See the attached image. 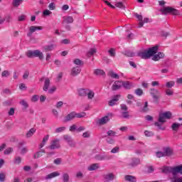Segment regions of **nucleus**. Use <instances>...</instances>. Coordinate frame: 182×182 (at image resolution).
<instances>
[{"mask_svg":"<svg viewBox=\"0 0 182 182\" xmlns=\"http://www.w3.org/2000/svg\"><path fill=\"white\" fill-rule=\"evenodd\" d=\"M143 112H149V102H146L142 109Z\"/></svg>","mask_w":182,"mask_h":182,"instance_id":"nucleus-56","label":"nucleus"},{"mask_svg":"<svg viewBox=\"0 0 182 182\" xmlns=\"http://www.w3.org/2000/svg\"><path fill=\"white\" fill-rule=\"evenodd\" d=\"M22 2H23V0H14L12 3L13 6H14L15 8H18V6H19V5L22 4Z\"/></svg>","mask_w":182,"mask_h":182,"instance_id":"nucleus-35","label":"nucleus"},{"mask_svg":"<svg viewBox=\"0 0 182 182\" xmlns=\"http://www.w3.org/2000/svg\"><path fill=\"white\" fill-rule=\"evenodd\" d=\"M122 87L127 90H130L133 87V83L130 81H122Z\"/></svg>","mask_w":182,"mask_h":182,"instance_id":"nucleus-16","label":"nucleus"},{"mask_svg":"<svg viewBox=\"0 0 182 182\" xmlns=\"http://www.w3.org/2000/svg\"><path fill=\"white\" fill-rule=\"evenodd\" d=\"M45 153V150L43 149L41 151H38L37 153H36L33 156L34 159H39V157H42V154Z\"/></svg>","mask_w":182,"mask_h":182,"instance_id":"nucleus-39","label":"nucleus"},{"mask_svg":"<svg viewBox=\"0 0 182 182\" xmlns=\"http://www.w3.org/2000/svg\"><path fill=\"white\" fill-rule=\"evenodd\" d=\"M180 126H181V124H178V123H173L171 125V129L173 132H178V128L180 127Z\"/></svg>","mask_w":182,"mask_h":182,"instance_id":"nucleus-34","label":"nucleus"},{"mask_svg":"<svg viewBox=\"0 0 182 182\" xmlns=\"http://www.w3.org/2000/svg\"><path fill=\"white\" fill-rule=\"evenodd\" d=\"M52 113H53V116H55V117L56 119H58V117H59V112H58V109H52Z\"/></svg>","mask_w":182,"mask_h":182,"instance_id":"nucleus-50","label":"nucleus"},{"mask_svg":"<svg viewBox=\"0 0 182 182\" xmlns=\"http://www.w3.org/2000/svg\"><path fill=\"white\" fill-rule=\"evenodd\" d=\"M119 97H120V95H119L114 96V97L109 102V106H114L116 102H119Z\"/></svg>","mask_w":182,"mask_h":182,"instance_id":"nucleus-18","label":"nucleus"},{"mask_svg":"<svg viewBox=\"0 0 182 182\" xmlns=\"http://www.w3.org/2000/svg\"><path fill=\"white\" fill-rule=\"evenodd\" d=\"M58 176H60V173L58 171L53 172L46 176V180H50V178H55V177H58Z\"/></svg>","mask_w":182,"mask_h":182,"instance_id":"nucleus-20","label":"nucleus"},{"mask_svg":"<svg viewBox=\"0 0 182 182\" xmlns=\"http://www.w3.org/2000/svg\"><path fill=\"white\" fill-rule=\"evenodd\" d=\"M28 151V147H23L21 150V154H26Z\"/></svg>","mask_w":182,"mask_h":182,"instance_id":"nucleus-62","label":"nucleus"},{"mask_svg":"<svg viewBox=\"0 0 182 182\" xmlns=\"http://www.w3.org/2000/svg\"><path fill=\"white\" fill-rule=\"evenodd\" d=\"M26 56H27V58H29L30 59H31L32 58H38L40 60H43L44 58L43 53H42L39 50H29L27 52H26Z\"/></svg>","mask_w":182,"mask_h":182,"instance_id":"nucleus-2","label":"nucleus"},{"mask_svg":"<svg viewBox=\"0 0 182 182\" xmlns=\"http://www.w3.org/2000/svg\"><path fill=\"white\" fill-rule=\"evenodd\" d=\"M144 134L146 136V137H153V136H154V132H151V131H144Z\"/></svg>","mask_w":182,"mask_h":182,"instance_id":"nucleus-41","label":"nucleus"},{"mask_svg":"<svg viewBox=\"0 0 182 182\" xmlns=\"http://www.w3.org/2000/svg\"><path fill=\"white\" fill-rule=\"evenodd\" d=\"M165 93L167 96H173L174 95V92L168 88L165 91Z\"/></svg>","mask_w":182,"mask_h":182,"instance_id":"nucleus-48","label":"nucleus"},{"mask_svg":"<svg viewBox=\"0 0 182 182\" xmlns=\"http://www.w3.org/2000/svg\"><path fill=\"white\" fill-rule=\"evenodd\" d=\"M108 53L109 54V56H112V58H114V56H116V52L113 48L109 49L108 50Z\"/></svg>","mask_w":182,"mask_h":182,"instance_id":"nucleus-46","label":"nucleus"},{"mask_svg":"<svg viewBox=\"0 0 182 182\" xmlns=\"http://www.w3.org/2000/svg\"><path fill=\"white\" fill-rule=\"evenodd\" d=\"M63 23H73V17L70 16H64L63 17Z\"/></svg>","mask_w":182,"mask_h":182,"instance_id":"nucleus-17","label":"nucleus"},{"mask_svg":"<svg viewBox=\"0 0 182 182\" xmlns=\"http://www.w3.org/2000/svg\"><path fill=\"white\" fill-rule=\"evenodd\" d=\"M80 72H82V70L80 69V68L79 66L77 67H74L71 69L70 71V75L71 76H77V75H79V73H80Z\"/></svg>","mask_w":182,"mask_h":182,"instance_id":"nucleus-14","label":"nucleus"},{"mask_svg":"<svg viewBox=\"0 0 182 182\" xmlns=\"http://www.w3.org/2000/svg\"><path fill=\"white\" fill-rule=\"evenodd\" d=\"M20 105L24 107V109H28L29 107V105L25 100H21L20 101Z\"/></svg>","mask_w":182,"mask_h":182,"instance_id":"nucleus-37","label":"nucleus"},{"mask_svg":"<svg viewBox=\"0 0 182 182\" xmlns=\"http://www.w3.org/2000/svg\"><path fill=\"white\" fill-rule=\"evenodd\" d=\"M43 28L42 26H31L28 28V31H31L33 33L36 32V31H42Z\"/></svg>","mask_w":182,"mask_h":182,"instance_id":"nucleus-22","label":"nucleus"},{"mask_svg":"<svg viewBox=\"0 0 182 182\" xmlns=\"http://www.w3.org/2000/svg\"><path fill=\"white\" fill-rule=\"evenodd\" d=\"M82 137L84 139H88V137H90V132L87 131L82 134Z\"/></svg>","mask_w":182,"mask_h":182,"instance_id":"nucleus-51","label":"nucleus"},{"mask_svg":"<svg viewBox=\"0 0 182 182\" xmlns=\"http://www.w3.org/2000/svg\"><path fill=\"white\" fill-rule=\"evenodd\" d=\"M164 156H166V155H164V152L163 151L156 152V157H158L159 159H160V157H164Z\"/></svg>","mask_w":182,"mask_h":182,"instance_id":"nucleus-58","label":"nucleus"},{"mask_svg":"<svg viewBox=\"0 0 182 182\" xmlns=\"http://www.w3.org/2000/svg\"><path fill=\"white\" fill-rule=\"evenodd\" d=\"M63 182H68L69 181V173H64L63 174Z\"/></svg>","mask_w":182,"mask_h":182,"instance_id":"nucleus-42","label":"nucleus"},{"mask_svg":"<svg viewBox=\"0 0 182 182\" xmlns=\"http://www.w3.org/2000/svg\"><path fill=\"white\" fill-rule=\"evenodd\" d=\"M150 95L152 96L154 102H157L159 100V90L156 88H150L149 90Z\"/></svg>","mask_w":182,"mask_h":182,"instance_id":"nucleus-8","label":"nucleus"},{"mask_svg":"<svg viewBox=\"0 0 182 182\" xmlns=\"http://www.w3.org/2000/svg\"><path fill=\"white\" fill-rule=\"evenodd\" d=\"M36 132V129L35 128H31L26 134L27 139H29V137H32Z\"/></svg>","mask_w":182,"mask_h":182,"instance_id":"nucleus-29","label":"nucleus"},{"mask_svg":"<svg viewBox=\"0 0 182 182\" xmlns=\"http://www.w3.org/2000/svg\"><path fill=\"white\" fill-rule=\"evenodd\" d=\"M165 122H156L154 123V125L158 127L159 130H166V127H163V124H164Z\"/></svg>","mask_w":182,"mask_h":182,"instance_id":"nucleus-27","label":"nucleus"},{"mask_svg":"<svg viewBox=\"0 0 182 182\" xmlns=\"http://www.w3.org/2000/svg\"><path fill=\"white\" fill-rule=\"evenodd\" d=\"M135 16L138 21H139V28H143V16L136 14Z\"/></svg>","mask_w":182,"mask_h":182,"instance_id":"nucleus-28","label":"nucleus"},{"mask_svg":"<svg viewBox=\"0 0 182 182\" xmlns=\"http://www.w3.org/2000/svg\"><path fill=\"white\" fill-rule=\"evenodd\" d=\"M107 142L109 144H114V139L113 138L108 137V138H107Z\"/></svg>","mask_w":182,"mask_h":182,"instance_id":"nucleus-55","label":"nucleus"},{"mask_svg":"<svg viewBox=\"0 0 182 182\" xmlns=\"http://www.w3.org/2000/svg\"><path fill=\"white\" fill-rule=\"evenodd\" d=\"M95 159L99 161H103V160H110L112 159V156L109 154H105V155L98 154L95 156Z\"/></svg>","mask_w":182,"mask_h":182,"instance_id":"nucleus-10","label":"nucleus"},{"mask_svg":"<svg viewBox=\"0 0 182 182\" xmlns=\"http://www.w3.org/2000/svg\"><path fill=\"white\" fill-rule=\"evenodd\" d=\"M172 154H173V151H171V149H170V148H165L164 149V154L165 156H171Z\"/></svg>","mask_w":182,"mask_h":182,"instance_id":"nucleus-33","label":"nucleus"},{"mask_svg":"<svg viewBox=\"0 0 182 182\" xmlns=\"http://www.w3.org/2000/svg\"><path fill=\"white\" fill-rule=\"evenodd\" d=\"M159 50V46H155L148 50L139 51L137 53V56L141 59H150L153 55H156Z\"/></svg>","mask_w":182,"mask_h":182,"instance_id":"nucleus-1","label":"nucleus"},{"mask_svg":"<svg viewBox=\"0 0 182 182\" xmlns=\"http://www.w3.org/2000/svg\"><path fill=\"white\" fill-rule=\"evenodd\" d=\"M86 96L87 97L88 100H92V99L95 97V92L90 89H88Z\"/></svg>","mask_w":182,"mask_h":182,"instance_id":"nucleus-26","label":"nucleus"},{"mask_svg":"<svg viewBox=\"0 0 182 182\" xmlns=\"http://www.w3.org/2000/svg\"><path fill=\"white\" fill-rule=\"evenodd\" d=\"M63 139H64L65 141L68 143L70 147H75V146H76L75 141H73V139H72V136H70V135L68 134L63 135Z\"/></svg>","mask_w":182,"mask_h":182,"instance_id":"nucleus-7","label":"nucleus"},{"mask_svg":"<svg viewBox=\"0 0 182 182\" xmlns=\"http://www.w3.org/2000/svg\"><path fill=\"white\" fill-rule=\"evenodd\" d=\"M112 117H113V114L109 113L107 114V116L98 119L97 123V124H100V125L106 124V123H107L110 120V119H112Z\"/></svg>","mask_w":182,"mask_h":182,"instance_id":"nucleus-5","label":"nucleus"},{"mask_svg":"<svg viewBox=\"0 0 182 182\" xmlns=\"http://www.w3.org/2000/svg\"><path fill=\"white\" fill-rule=\"evenodd\" d=\"M50 14H52V12L48 9L45 10L43 12V15L44 16H49V15H50Z\"/></svg>","mask_w":182,"mask_h":182,"instance_id":"nucleus-59","label":"nucleus"},{"mask_svg":"<svg viewBox=\"0 0 182 182\" xmlns=\"http://www.w3.org/2000/svg\"><path fill=\"white\" fill-rule=\"evenodd\" d=\"M73 63H74V65H77V66H80V65H82V63H83L79 58H75L73 60Z\"/></svg>","mask_w":182,"mask_h":182,"instance_id":"nucleus-45","label":"nucleus"},{"mask_svg":"<svg viewBox=\"0 0 182 182\" xmlns=\"http://www.w3.org/2000/svg\"><path fill=\"white\" fill-rule=\"evenodd\" d=\"M48 140H49V135H46L43 137L41 144L39 145V149H42L46 144Z\"/></svg>","mask_w":182,"mask_h":182,"instance_id":"nucleus-30","label":"nucleus"},{"mask_svg":"<svg viewBox=\"0 0 182 182\" xmlns=\"http://www.w3.org/2000/svg\"><path fill=\"white\" fill-rule=\"evenodd\" d=\"M120 151V148L119 146H115L111 150V153L116 154Z\"/></svg>","mask_w":182,"mask_h":182,"instance_id":"nucleus-52","label":"nucleus"},{"mask_svg":"<svg viewBox=\"0 0 182 182\" xmlns=\"http://www.w3.org/2000/svg\"><path fill=\"white\" fill-rule=\"evenodd\" d=\"M21 161H22L21 156H17L14 160V164H21Z\"/></svg>","mask_w":182,"mask_h":182,"instance_id":"nucleus-53","label":"nucleus"},{"mask_svg":"<svg viewBox=\"0 0 182 182\" xmlns=\"http://www.w3.org/2000/svg\"><path fill=\"white\" fill-rule=\"evenodd\" d=\"M124 178H125V181L137 182V178L134 176L127 175L125 176Z\"/></svg>","mask_w":182,"mask_h":182,"instance_id":"nucleus-19","label":"nucleus"},{"mask_svg":"<svg viewBox=\"0 0 182 182\" xmlns=\"http://www.w3.org/2000/svg\"><path fill=\"white\" fill-rule=\"evenodd\" d=\"M86 116V113L85 112H81V113H75V117H77V119H82L83 117H85Z\"/></svg>","mask_w":182,"mask_h":182,"instance_id":"nucleus-43","label":"nucleus"},{"mask_svg":"<svg viewBox=\"0 0 182 182\" xmlns=\"http://www.w3.org/2000/svg\"><path fill=\"white\" fill-rule=\"evenodd\" d=\"M172 182H182V177L176 178V176H174Z\"/></svg>","mask_w":182,"mask_h":182,"instance_id":"nucleus-64","label":"nucleus"},{"mask_svg":"<svg viewBox=\"0 0 182 182\" xmlns=\"http://www.w3.org/2000/svg\"><path fill=\"white\" fill-rule=\"evenodd\" d=\"M138 164H140V159H132V161L129 164V166H131V167H136Z\"/></svg>","mask_w":182,"mask_h":182,"instance_id":"nucleus-25","label":"nucleus"},{"mask_svg":"<svg viewBox=\"0 0 182 182\" xmlns=\"http://www.w3.org/2000/svg\"><path fill=\"white\" fill-rule=\"evenodd\" d=\"M77 127L76 124H73L72 126L70 127V132H75V130L77 131Z\"/></svg>","mask_w":182,"mask_h":182,"instance_id":"nucleus-63","label":"nucleus"},{"mask_svg":"<svg viewBox=\"0 0 182 182\" xmlns=\"http://www.w3.org/2000/svg\"><path fill=\"white\" fill-rule=\"evenodd\" d=\"M63 106V102L59 101L57 102L55 107H56V109H60V107Z\"/></svg>","mask_w":182,"mask_h":182,"instance_id":"nucleus-60","label":"nucleus"},{"mask_svg":"<svg viewBox=\"0 0 182 182\" xmlns=\"http://www.w3.org/2000/svg\"><path fill=\"white\" fill-rule=\"evenodd\" d=\"M166 119H171V112H166L159 114V122H166Z\"/></svg>","mask_w":182,"mask_h":182,"instance_id":"nucleus-6","label":"nucleus"},{"mask_svg":"<svg viewBox=\"0 0 182 182\" xmlns=\"http://www.w3.org/2000/svg\"><path fill=\"white\" fill-rule=\"evenodd\" d=\"M73 119H76V112H72L67 114V116L65 117L64 122H68L73 120Z\"/></svg>","mask_w":182,"mask_h":182,"instance_id":"nucleus-12","label":"nucleus"},{"mask_svg":"<svg viewBox=\"0 0 182 182\" xmlns=\"http://www.w3.org/2000/svg\"><path fill=\"white\" fill-rule=\"evenodd\" d=\"M38 100H39V95H33L32 97H31V102H38Z\"/></svg>","mask_w":182,"mask_h":182,"instance_id":"nucleus-57","label":"nucleus"},{"mask_svg":"<svg viewBox=\"0 0 182 182\" xmlns=\"http://www.w3.org/2000/svg\"><path fill=\"white\" fill-rule=\"evenodd\" d=\"M87 90H89V89L80 88V90H78V95L81 97H85L87 93Z\"/></svg>","mask_w":182,"mask_h":182,"instance_id":"nucleus-24","label":"nucleus"},{"mask_svg":"<svg viewBox=\"0 0 182 182\" xmlns=\"http://www.w3.org/2000/svg\"><path fill=\"white\" fill-rule=\"evenodd\" d=\"M95 53H96V48H91L88 51V56H92V55H95Z\"/></svg>","mask_w":182,"mask_h":182,"instance_id":"nucleus-54","label":"nucleus"},{"mask_svg":"<svg viewBox=\"0 0 182 182\" xmlns=\"http://www.w3.org/2000/svg\"><path fill=\"white\" fill-rule=\"evenodd\" d=\"M115 6H117V8H120L121 9H124V8H126L124 4H123V3H122V2L117 3L115 4Z\"/></svg>","mask_w":182,"mask_h":182,"instance_id":"nucleus-49","label":"nucleus"},{"mask_svg":"<svg viewBox=\"0 0 182 182\" xmlns=\"http://www.w3.org/2000/svg\"><path fill=\"white\" fill-rule=\"evenodd\" d=\"M95 75H97V76H104V75H106V73L100 69H96L94 71Z\"/></svg>","mask_w":182,"mask_h":182,"instance_id":"nucleus-32","label":"nucleus"},{"mask_svg":"<svg viewBox=\"0 0 182 182\" xmlns=\"http://www.w3.org/2000/svg\"><path fill=\"white\" fill-rule=\"evenodd\" d=\"M171 173L174 177L176 174H182V165L172 167Z\"/></svg>","mask_w":182,"mask_h":182,"instance_id":"nucleus-9","label":"nucleus"},{"mask_svg":"<svg viewBox=\"0 0 182 182\" xmlns=\"http://www.w3.org/2000/svg\"><path fill=\"white\" fill-rule=\"evenodd\" d=\"M135 95L137 96H141V95H143V90H141V88L135 90Z\"/></svg>","mask_w":182,"mask_h":182,"instance_id":"nucleus-47","label":"nucleus"},{"mask_svg":"<svg viewBox=\"0 0 182 182\" xmlns=\"http://www.w3.org/2000/svg\"><path fill=\"white\" fill-rule=\"evenodd\" d=\"M50 85V80L49 78H46L44 82L43 90L44 92H48L49 90V86Z\"/></svg>","mask_w":182,"mask_h":182,"instance_id":"nucleus-23","label":"nucleus"},{"mask_svg":"<svg viewBox=\"0 0 182 182\" xmlns=\"http://www.w3.org/2000/svg\"><path fill=\"white\" fill-rule=\"evenodd\" d=\"M12 151H14V149L10 147V148H8L7 149H6L4 151V154H11V153H12Z\"/></svg>","mask_w":182,"mask_h":182,"instance_id":"nucleus-61","label":"nucleus"},{"mask_svg":"<svg viewBox=\"0 0 182 182\" xmlns=\"http://www.w3.org/2000/svg\"><path fill=\"white\" fill-rule=\"evenodd\" d=\"M107 136H109V137H114L116 136V132L113 131V130H109L107 132Z\"/></svg>","mask_w":182,"mask_h":182,"instance_id":"nucleus-44","label":"nucleus"},{"mask_svg":"<svg viewBox=\"0 0 182 182\" xmlns=\"http://www.w3.org/2000/svg\"><path fill=\"white\" fill-rule=\"evenodd\" d=\"M108 75L112 77V79H119L120 76H119L116 73H114L113 70H110L108 73Z\"/></svg>","mask_w":182,"mask_h":182,"instance_id":"nucleus-31","label":"nucleus"},{"mask_svg":"<svg viewBox=\"0 0 182 182\" xmlns=\"http://www.w3.org/2000/svg\"><path fill=\"white\" fill-rule=\"evenodd\" d=\"M50 150H56L58 149H60V141L58 139H53L50 141V146H48Z\"/></svg>","mask_w":182,"mask_h":182,"instance_id":"nucleus-4","label":"nucleus"},{"mask_svg":"<svg viewBox=\"0 0 182 182\" xmlns=\"http://www.w3.org/2000/svg\"><path fill=\"white\" fill-rule=\"evenodd\" d=\"M164 53L159 52L157 54H154V56L152 57V60L157 62V60H160V59H164Z\"/></svg>","mask_w":182,"mask_h":182,"instance_id":"nucleus-15","label":"nucleus"},{"mask_svg":"<svg viewBox=\"0 0 182 182\" xmlns=\"http://www.w3.org/2000/svg\"><path fill=\"white\" fill-rule=\"evenodd\" d=\"M100 166L99 164H93L87 167V170L88 171H95V170H97V168H100Z\"/></svg>","mask_w":182,"mask_h":182,"instance_id":"nucleus-21","label":"nucleus"},{"mask_svg":"<svg viewBox=\"0 0 182 182\" xmlns=\"http://www.w3.org/2000/svg\"><path fill=\"white\" fill-rule=\"evenodd\" d=\"M160 11L164 15H178V10L170 6L163 7Z\"/></svg>","mask_w":182,"mask_h":182,"instance_id":"nucleus-3","label":"nucleus"},{"mask_svg":"<svg viewBox=\"0 0 182 182\" xmlns=\"http://www.w3.org/2000/svg\"><path fill=\"white\" fill-rule=\"evenodd\" d=\"M65 130H66V127H60L55 129V133H63Z\"/></svg>","mask_w":182,"mask_h":182,"instance_id":"nucleus-40","label":"nucleus"},{"mask_svg":"<svg viewBox=\"0 0 182 182\" xmlns=\"http://www.w3.org/2000/svg\"><path fill=\"white\" fill-rule=\"evenodd\" d=\"M172 167L170 166H164L162 168V173H165L166 174L168 173H171Z\"/></svg>","mask_w":182,"mask_h":182,"instance_id":"nucleus-36","label":"nucleus"},{"mask_svg":"<svg viewBox=\"0 0 182 182\" xmlns=\"http://www.w3.org/2000/svg\"><path fill=\"white\" fill-rule=\"evenodd\" d=\"M176 85V82L174 81H168L166 83V87L168 89H171Z\"/></svg>","mask_w":182,"mask_h":182,"instance_id":"nucleus-38","label":"nucleus"},{"mask_svg":"<svg viewBox=\"0 0 182 182\" xmlns=\"http://www.w3.org/2000/svg\"><path fill=\"white\" fill-rule=\"evenodd\" d=\"M121 87H122V81L117 80L112 85V90L116 91L119 90V89H120Z\"/></svg>","mask_w":182,"mask_h":182,"instance_id":"nucleus-11","label":"nucleus"},{"mask_svg":"<svg viewBox=\"0 0 182 182\" xmlns=\"http://www.w3.org/2000/svg\"><path fill=\"white\" fill-rule=\"evenodd\" d=\"M56 44H50V45H47V46H44L43 47V49L44 50V52H50L52 50H55V49H56Z\"/></svg>","mask_w":182,"mask_h":182,"instance_id":"nucleus-13","label":"nucleus"}]
</instances>
